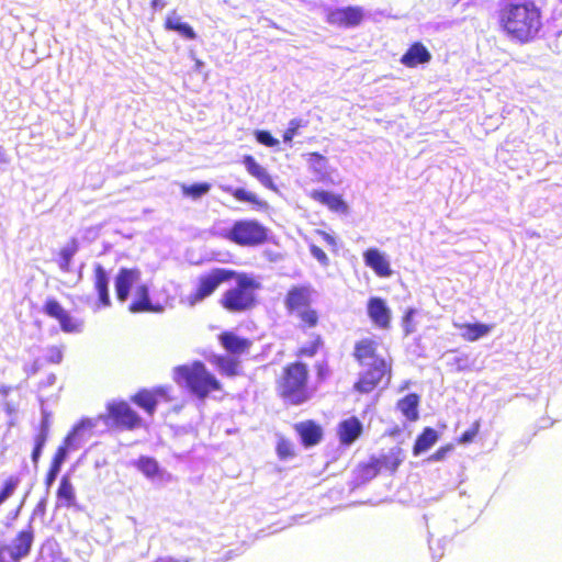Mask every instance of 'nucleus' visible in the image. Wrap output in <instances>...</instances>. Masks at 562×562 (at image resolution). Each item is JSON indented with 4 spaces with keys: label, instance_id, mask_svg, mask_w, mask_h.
<instances>
[{
    "label": "nucleus",
    "instance_id": "obj_1",
    "mask_svg": "<svg viewBox=\"0 0 562 562\" xmlns=\"http://www.w3.org/2000/svg\"><path fill=\"white\" fill-rule=\"evenodd\" d=\"M495 16L499 31L520 45L535 42L543 29V10L535 0H498Z\"/></svg>",
    "mask_w": 562,
    "mask_h": 562
},
{
    "label": "nucleus",
    "instance_id": "obj_2",
    "mask_svg": "<svg viewBox=\"0 0 562 562\" xmlns=\"http://www.w3.org/2000/svg\"><path fill=\"white\" fill-rule=\"evenodd\" d=\"M352 358L364 368L355 381L352 389L359 394H369L385 381L392 379L393 361L379 353V341L371 337L358 339L353 345Z\"/></svg>",
    "mask_w": 562,
    "mask_h": 562
},
{
    "label": "nucleus",
    "instance_id": "obj_3",
    "mask_svg": "<svg viewBox=\"0 0 562 562\" xmlns=\"http://www.w3.org/2000/svg\"><path fill=\"white\" fill-rule=\"evenodd\" d=\"M231 274V281L233 280L235 284L222 293L218 300L220 306L231 314H243L255 310L259 305L260 281L252 274L233 269Z\"/></svg>",
    "mask_w": 562,
    "mask_h": 562
},
{
    "label": "nucleus",
    "instance_id": "obj_4",
    "mask_svg": "<svg viewBox=\"0 0 562 562\" xmlns=\"http://www.w3.org/2000/svg\"><path fill=\"white\" fill-rule=\"evenodd\" d=\"M315 290L311 284H293L283 296V306L289 316L294 317L302 331L321 325L322 314L314 307Z\"/></svg>",
    "mask_w": 562,
    "mask_h": 562
},
{
    "label": "nucleus",
    "instance_id": "obj_5",
    "mask_svg": "<svg viewBox=\"0 0 562 562\" xmlns=\"http://www.w3.org/2000/svg\"><path fill=\"white\" fill-rule=\"evenodd\" d=\"M308 366L300 360L282 367L276 380L278 395L288 404L299 406L311 400Z\"/></svg>",
    "mask_w": 562,
    "mask_h": 562
},
{
    "label": "nucleus",
    "instance_id": "obj_6",
    "mask_svg": "<svg viewBox=\"0 0 562 562\" xmlns=\"http://www.w3.org/2000/svg\"><path fill=\"white\" fill-rule=\"evenodd\" d=\"M173 380L176 383L184 385L200 400H204L211 393L222 390L221 382L202 361H193L190 364L176 367Z\"/></svg>",
    "mask_w": 562,
    "mask_h": 562
},
{
    "label": "nucleus",
    "instance_id": "obj_7",
    "mask_svg": "<svg viewBox=\"0 0 562 562\" xmlns=\"http://www.w3.org/2000/svg\"><path fill=\"white\" fill-rule=\"evenodd\" d=\"M225 238L240 247H258L269 239V229L257 220L235 221L225 233Z\"/></svg>",
    "mask_w": 562,
    "mask_h": 562
},
{
    "label": "nucleus",
    "instance_id": "obj_8",
    "mask_svg": "<svg viewBox=\"0 0 562 562\" xmlns=\"http://www.w3.org/2000/svg\"><path fill=\"white\" fill-rule=\"evenodd\" d=\"M231 270L227 268H212L201 273L195 282L194 289L188 295L189 305L193 306L212 296L225 282L231 281Z\"/></svg>",
    "mask_w": 562,
    "mask_h": 562
},
{
    "label": "nucleus",
    "instance_id": "obj_9",
    "mask_svg": "<svg viewBox=\"0 0 562 562\" xmlns=\"http://www.w3.org/2000/svg\"><path fill=\"white\" fill-rule=\"evenodd\" d=\"M99 418L105 424L122 430H134L143 427L144 423L138 413L126 401H112L105 406V414Z\"/></svg>",
    "mask_w": 562,
    "mask_h": 562
},
{
    "label": "nucleus",
    "instance_id": "obj_10",
    "mask_svg": "<svg viewBox=\"0 0 562 562\" xmlns=\"http://www.w3.org/2000/svg\"><path fill=\"white\" fill-rule=\"evenodd\" d=\"M34 529L30 522L16 532L10 546L0 544V562H21L27 558L34 543Z\"/></svg>",
    "mask_w": 562,
    "mask_h": 562
},
{
    "label": "nucleus",
    "instance_id": "obj_11",
    "mask_svg": "<svg viewBox=\"0 0 562 562\" xmlns=\"http://www.w3.org/2000/svg\"><path fill=\"white\" fill-rule=\"evenodd\" d=\"M42 311L49 318L57 321L60 329L66 334L79 333L82 329V322L71 316L55 297L46 299Z\"/></svg>",
    "mask_w": 562,
    "mask_h": 562
},
{
    "label": "nucleus",
    "instance_id": "obj_12",
    "mask_svg": "<svg viewBox=\"0 0 562 562\" xmlns=\"http://www.w3.org/2000/svg\"><path fill=\"white\" fill-rule=\"evenodd\" d=\"M364 19V11L360 7H345L331 9L326 14V21L339 27H356L362 23Z\"/></svg>",
    "mask_w": 562,
    "mask_h": 562
},
{
    "label": "nucleus",
    "instance_id": "obj_13",
    "mask_svg": "<svg viewBox=\"0 0 562 562\" xmlns=\"http://www.w3.org/2000/svg\"><path fill=\"white\" fill-rule=\"evenodd\" d=\"M142 272L139 268L122 267L114 277V289L117 301L124 303L127 301L131 290L138 284Z\"/></svg>",
    "mask_w": 562,
    "mask_h": 562
},
{
    "label": "nucleus",
    "instance_id": "obj_14",
    "mask_svg": "<svg viewBox=\"0 0 562 562\" xmlns=\"http://www.w3.org/2000/svg\"><path fill=\"white\" fill-rule=\"evenodd\" d=\"M159 398L170 400L169 387L140 389L131 396V401L143 408L149 416L155 414Z\"/></svg>",
    "mask_w": 562,
    "mask_h": 562
},
{
    "label": "nucleus",
    "instance_id": "obj_15",
    "mask_svg": "<svg viewBox=\"0 0 562 562\" xmlns=\"http://www.w3.org/2000/svg\"><path fill=\"white\" fill-rule=\"evenodd\" d=\"M367 313L371 323L383 330L391 327L392 312L384 299L372 296L367 302Z\"/></svg>",
    "mask_w": 562,
    "mask_h": 562
},
{
    "label": "nucleus",
    "instance_id": "obj_16",
    "mask_svg": "<svg viewBox=\"0 0 562 562\" xmlns=\"http://www.w3.org/2000/svg\"><path fill=\"white\" fill-rule=\"evenodd\" d=\"M336 431L340 445L349 447L362 436L363 426L358 417L351 416L342 419Z\"/></svg>",
    "mask_w": 562,
    "mask_h": 562
},
{
    "label": "nucleus",
    "instance_id": "obj_17",
    "mask_svg": "<svg viewBox=\"0 0 562 562\" xmlns=\"http://www.w3.org/2000/svg\"><path fill=\"white\" fill-rule=\"evenodd\" d=\"M362 256L364 265L371 268L378 277L389 278L392 276L393 270L390 261L378 248H368Z\"/></svg>",
    "mask_w": 562,
    "mask_h": 562
},
{
    "label": "nucleus",
    "instance_id": "obj_18",
    "mask_svg": "<svg viewBox=\"0 0 562 562\" xmlns=\"http://www.w3.org/2000/svg\"><path fill=\"white\" fill-rule=\"evenodd\" d=\"M304 447H313L321 442L323 429L318 423L313 419L296 423L293 426Z\"/></svg>",
    "mask_w": 562,
    "mask_h": 562
},
{
    "label": "nucleus",
    "instance_id": "obj_19",
    "mask_svg": "<svg viewBox=\"0 0 562 562\" xmlns=\"http://www.w3.org/2000/svg\"><path fill=\"white\" fill-rule=\"evenodd\" d=\"M220 344L231 355L239 356L249 351L252 340L240 337L234 331H222L218 336Z\"/></svg>",
    "mask_w": 562,
    "mask_h": 562
},
{
    "label": "nucleus",
    "instance_id": "obj_20",
    "mask_svg": "<svg viewBox=\"0 0 562 562\" xmlns=\"http://www.w3.org/2000/svg\"><path fill=\"white\" fill-rule=\"evenodd\" d=\"M93 288L98 294V306L109 307L111 305L109 276L100 263H97L93 267Z\"/></svg>",
    "mask_w": 562,
    "mask_h": 562
},
{
    "label": "nucleus",
    "instance_id": "obj_21",
    "mask_svg": "<svg viewBox=\"0 0 562 562\" xmlns=\"http://www.w3.org/2000/svg\"><path fill=\"white\" fill-rule=\"evenodd\" d=\"M431 60V54L422 42H414L409 45L400 61L407 68H415L418 65L427 64Z\"/></svg>",
    "mask_w": 562,
    "mask_h": 562
},
{
    "label": "nucleus",
    "instance_id": "obj_22",
    "mask_svg": "<svg viewBox=\"0 0 562 562\" xmlns=\"http://www.w3.org/2000/svg\"><path fill=\"white\" fill-rule=\"evenodd\" d=\"M131 313L158 312L159 308L150 302L149 290L145 283L137 284L134 292V299L128 305Z\"/></svg>",
    "mask_w": 562,
    "mask_h": 562
},
{
    "label": "nucleus",
    "instance_id": "obj_23",
    "mask_svg": "<svg viewBox=\"0 0 562 562\" xmlns=\"http://www.w3.org/2000/svg\"><path fill=\"white\" fill-rule=\"evenodd\" d=\"M311 196L315 201L326 205L330 211L335 213L345 214L348 211V205L339 194H334L324 190H316L311 193Z\"/></svg>",
    "mask_w": 562,
    "mask_h": 562
},
{
    "label": "nucleus",
    "instance_id": "obj_24",
    "mask_svg": "<svg viewBox=\"0 0 562 562\" xmlns=\"http://www.w3.org/2000/svg\"><path fill=\"white\" fill-rule=\"evenodd\" d=\"M420 396L417 393H408L400 398L396 403V408L406 418V420L414 423L419 418Z\"/></svg>",
    "mask_w": 562,
    "mask_h": 562
},
{
    "label": "nucleus",
    "instance_id": "obj_25",
    "mask_svg": "<svg viewBox=\"0 0 562 562\" xmlns=\"http://www.w3.org/2000/svg\"><path fill=\"white\" fill-rule=\"evenodd\" d=\"M457 327L461 330V337L463 340L472 342L488 335L494 325L483 323H463L457 325Z\"/></svg>",
    "mask_w": 562,
    "mask_h": 562
},
{
    "label": "nucleus",
    "instance_id": "obj_26",
    "mask_svg": "<svg viewBox=\"0 0 562 562\" xmlns=\"http://www.w3.org/2000/svg\"><path fill=\"white\" fill-rule=\"evenodd\" d=\"M404 460L403 449L394 447L390 449L387 453L375 457V462L379 465L380 471H389L394 473Z\"/></svg>",
    "mask_w": 562,
    "mask_h": 562
},
{
    "label": "nucleus",
    "instance_id": "obj_27",
    "mask_svg": "<svg viewBox=\"0 0 562 562\" xmlns=\"http://www.w3.org/2000/svg\"><path fill=\"white\" fill-rule=\"evenodd\" d=\"M243 162L248 173L259 180L266 188L274 189L273 180L266 168L259 165L251 155H245Z\"/></svg>",
    "mask_w": 562,
    "mask_h": 562
},
{
    "label": "nucleus",
    "instance_id": "obj_28",
    "mask_svg": "<svg viewBox=\"0 0 562 562\" xmlns=\"http://www.w3.org/2000/svg\"><path fill=\"white\" fill-rule=\"evenodd\" d=\"M439 439V432L431 428L425 427L422 432L416 437L413 445V454L419 456L428 451Z\"/></svg>",
    "mask_w": 562,
    "mask_h": 562
},
{
    "label": "nucleus",
    "instance_id": "obj_29",
    "mask_svg": "<svg viewBox=\"0 0 562 562\" xmlns=\"http://www.w3.org/2000/svg\"><path fill=\"white\" fill-rule=\"evenodd\" d=\"M164 27L167 31L178 32L182 37L187 40H194L196 34L191 25L181 21V18L172 11L164 22Z\"/></svg>",
    "mask_w": 562,
    "mask_h": 562
},
{
    "label": "nucleus",
    "instance_id": "obj_30",
    "mask_svg": "<svg viewBox=\"0 0 562 562\" xmlns=\"http://www.w3.org/2000/svg\"><path fill=\"white\" fill-rule=\"evenodd\" d=\"M164 27L167 31L178 32L182 37L187 40H194L196 34L191 25L181 21V18L172 11L164 22Z\"/></svg>",
    "mask_w": 562,
    "mask_h": 562
},
{
    "label": "nucleus",
    "instance_id": "obj_31",
    "mask_svg": "<svg viewBox=\"0 0 562 562\" xmlns=\"http://www.w3.org/2000/svg\"><path fill=\"white\" fill-rule=\"evenodd\" d=\"M164 27L167 31L178 32L182 37L187 40H194L196 34L191 25L181 21V18L172 11L164 22Z\"/></svg>",
    "mask_w": 562,
    "mask_h": 562
},
{
    "label": "nucleus",
    "instance_id": "obj_32",
    "mask_svg": "<svg viewBox=\"0 0 562 562\" xmlns=\"http://www.w3.org/2000/svg\"><path fill=\"white\" fill-rule=\"evenodd\" d=\"M58 505L63 507H74L76 505L75 488L67 475L60 479L59 486L56 492Z\"/></svg>",
    "mask_w": 562,
    "mask_h": 562
},
{
    "label": "nucleus",
    "instance_id": "obj_33",
    "mask_svg": "<svg viewBox=\"0 0 562 562\" xmlns=\"http://www.w3.org/2000/svg\"><path fill=\"white\" fill-rule=\"evenodd\" d=\"M324 346L325 341L322 335L313 333L311 335V340L296 349L295 356L297 358H313L324 348Z\"/></svg>",
    "mask_w": 562,
    "mask_h": 562
},
{
    "label": "nucleus",
    "instance_id": "obj_34",
    "mask_svg": "<svg viewBox=\"0 0 562 562\" xmlns=\"http://www.w3.org/2000/svg\"><path fill=\"white\" fill-rule=\"evenodd\" d=\"M136 469L147 479H156L161 475V469L158 461L153 457L140 456L135 462Z\"/></svg>",
    "mask_w": 562,
    "mask_h": 562
},
{
    "label": "nucleus",
    "instance_id": "obj_35",
    "mask_svg": "<svg viewBox=\"0 0 562 562\" xmlns=\"http://www.w3.org/2000/svg\"><path fill=\"white\" fill-rule=\"evenodd\" d=\"M380 472L375 457H371L368 461L359 463L355 470L357 480L362 483L374 479Z\"/></svg>",
    "mask_w": 562,
    "mask_h": 562
},
{
    "label": "nucleus",
    "instance_id": "obj_36",
    "mask_svg": "<svg viewBox=\"0 0 562 562\" xmlns=\"http://www.w3.org/2000/svg\"><path fill=\"white\" fill-rule=\"evenodd\" d=\"M78 251V243L76 239H71L70 243L59 250L58 266L61 271L68 272L70 270V263L72 257Z\"/></svg>",
    "mask_w": 562,
    "mask_h": 562
},
{
    "label": "nucleus",
    "instance_id": "obj_37",
    "mask_svg": "<svg viewBox=\"0 0 562 562\" xmlns=\"http://www.w3.org/2000/svg\"><path fill=\"white\" fill-rule=\"evenodd\" d=\"M226 191L229 192L231 195L239 202H247L259 209L266 206V203L259 200L255 193L246 191L243 188L227 189Z\"/></svg>",
    "mask_w": 562,
    "mask_h": 562
},
{
    "label": "nucleus",
    "instance_id": "obj_38",
    "mask_svg": "<svg viewBox=\"0 0 562 562\" xmlns=\"http://www.w3.org/2000/svg\"><path fill=\"white\" fill-rule=\"evenodd\" d=\"M47 437H48V426L44 423L41 425L40 430L34 438V448H33L31 458L35 465L38 463V460L42 454V450L46 443Z\"/></svg>",
    "mask_w": 562,
    "mask_h": 562
},
{
    "label": "nucleus",
    "instance_id": "obj_39",
    "mask_svg": "<svg viewBox=\"0 0 562 562\" xmlns=\"http://www.w3.org/2000/svg\"><path fill=\"white\" fill-rule=\"evenodd\" d=\"M276 452L280 460L292 459L295 457V447L290 439L279 437L276 446Z\"/></svg>",
    "mask_w": 562,
    "mask_h": 562
},
{
    "label": "nucleus",
    "instance_id": "obj_40",
    "mask_svg": "<svg viewBox=\"0 0 562 562\" xmlns=\"http://www.w3.org/2000/svg\"><path fill=\"white\" fill-rule=\"evenodd\" d=\"M20 484L18 476L11 475L7 477L0 486V506L10 498Z\"/></svg>",
    "mask_w": 562,
    "mask_h": 562
},
{
    "label": "nucleus",
    "instance_id": "obj_41",
    "mask_svg": "<svg viewBox=\"0 0 562 562\" xmlns=\"http://www.w3.org/2000/svg\"><path fill=\"white\" fill-rule=\"evenodd\" d=\"M238 364L239 362L229 357H218L216 360V366L220 371L228 376H234L238 374Z\"/></svg>",
    "mask_w": 562,
    "mask_h": 562
},
{
    "label": "nucleus",
    "instance_id": "obj_42",
    "mask_svg": "<svg viewBox=\"0 0 562 562\" xmlns=\"http://www.w3.org/2000/svg\"><path fill=\"white\" fill-rule=\"evenodd\" d=\"M211 189V184L206 182L193 183L189 186H182V193L186 196L192 199H200L202 195L206 194Z\"/></svg>",
    "mask_w": 562,
    "mask_h": 562
},
{
    "label": "nucleus",
    "instance_id": "obj_43",
    "mask_svg": "<svg viewBox=\"0 0 562 562\" xmlns=\"http://www.w3.org/2000/svg\"><path fill=\"white\" fill-rule=\"evenodd\" d=\"M69 440H70V438H69V437H67V438L65 439V443H64V445H61V446H59V447L56 449V451H55V453H54V456H53V458H52L50 464H49L50 467H53V468H56V469L60 470V468H61L63 463L65 462V460H66V458H67V453H68V442H69Z\"/></svg>",
    "mask_w": 562,
    "mask_h": 562
},
{
    "label": "nucleus",
    "instance_id": "obj_44",
    "mask_svg": "<svg viewBox=\"0 0 562 562\" xmlns=\"http://www.w3.org/2000/svg\"><path fill=\"white\" fill-rule=\"evenodd\" d=\"M416 314V310L411 307L407 308L401 319V324L403 327L404 336L407 337L415 331L414 325V315Z\"/></svg>",
    "mask_w": 562,
    "mask_h": 562
},
{
    "label": "nucleus",
    "instance_id": "obj_45",
    "mask_svg": "<svg viewBox=\"0 0 562 562\" xmlns=\"http://www.w3.org/2000/svg\"><path fill=\"white\" fill-rule=\"evenodd\" d=\"M303 126H305V124L303 123L302 120H299V119L291 120L289 122L286 130L283 132V135H282L283 142L291 143L292 139L294 138V136L297 135L299 130Z\"/></svg>",
    "mask_w": 562,
    "mask_h": 562
},
{
    "label": "nucleus",
    "instance_id": "obj_46",
    "mask_svg": "<svg viewBox=\"0 0 562 562\" xmlns=\"http://www.w3.org/2000/svg\"><path fill=\"white\" fill-rule=\"evenodd\" d=\"M480 427V420H475L474 423H472L471 427L457 439L458 443L464 445L472 442L474 438L477 436Z\"/></svg>",
    "mask_w": 562,
    "mask_h": 562
},
{
    "label": "nucleus",
    "instance_id": "obj_47",
    "mask_svg": "<svg viewBox=\"0 0 562 562\" xmlns=\"http://www.w3.org/2000/svg\"><path fill=\"white\" fill-rule=\"evenodd\" d=\"M64 357L63 347L61 346H50L46 351V361L48 363L58 364L61 362Z\"/></svg>",
    "mask_w": 562,
    "mask_h": 562
},
{
    "label": "nucleus",
    "instance_id": "obj_48",
    "mask_svg": "<svg viewBox=\"0 0 562 562\" xmlns=\"http://www.w3.org/2000/svg\"><path fill=\"white\" fill-rule=\"evenodd\" d=\"M255 137L258 143L267 147H274L279 144V140L274 138L268 131H256Z\"/></svg>",
    "mask_w": 562,
    "mask_h": 562
},
{
    "label": "nucleus",
    "instance_id": "obj_49",
    "mask_svg": "<svg viewBox=\"0 0 562 562\" xmlns=\"http://www.w3.org/2000/svg\"><path fill=\"white\" fill-rule=\"evenodd\" d=\"M454 449L453 443H447L439 447L434 453L428 457L429 462H438L446 459V457Z\"/></svg>",
    "mask_w": 562,
    "mask_h": 562
},
{
    "label": "nucleus",
    "instance_id": "obj_50",
    "mask_svg": "<svg viewBox=\"0 0 562 562\" xmlns=\"http://www.w3.org/2000/svg\"><path fill=\"white\" fill-rule=\"evenodd\" d=\"M311 255L319 262L323 267L329 266V258L326 252L317 245L311 244L308 246Z\"/></svg>",
    "mask_w": 562,
    "mask_h": 562
},
{
    "label": "nucleus",
    "instance_id": "obj_51",
    "mask_svg": "<svg viewBox=\"0 0 562 562\" xmlns=\"http://www.w3.org/2000/svg\"><path fill=\"white\" fill-rule=\"evenodd\" d=\"M315 372L319 381H325L329 378L331 370L327 361H319L315 364Z\"/></svg>",
    "mask_w": 562,
    "mask_h": 562
},
{
    "label": "nucleus",
    "instance_id": "obj_52",
    "mask_svg": "<svg viewBox=\"0 0 562 562\" xmlns=\"http://www.w3.org/2000/svg\"><path fill=\"white\" fill-rule=\"evenodd\" d=\"M59 471L60 470L49 465V468L45 474V479H44V484H45L46 488H49L53 485Z\"/></svg>",
    "mask_w": 562,
    "mask_h": 562
},
{
    "label": "nucleus",
    "instance_id": "obj_53",
    "mask_svg": "<svg viewBox=\"0 0 562 562\" xmlns=\"http://www.w3.org/2000/svg\"><path fill=\"white\" fill-rule=\"evenodd\" d=\"M318 235L323 238V240L331 247V250L334 252H337L338 250V245H337V241H336V238L334 236H331L330 234H328L327 232L325 231H318Z\"/></svg>",
    "mask_w": 562,
    "mask_h": 562
},
{
    "label": "nucleus",
    "instance_id": "obj_54",
    "mask_svg": "<svg viewBox=\"0 0 562 562\" xmlns=\"http://www.w3.org/2000/svg\"><path fill=\"white\" fill-rule=\"evenodd\" d=\"M307 156H308V161L311 164H321V162L325 161V157L317 151L310 153Z\"/></svg>",
    "mask_w": 562,
    "mask_h": 562
},
{
    "label": "nucleus",
    "instance_id": "obj_55",
    "mask_svg": "<svg viewBox=\"0 0 562 562\" xmlns=\"http://www.w3.org/2000/svg\"><path fill=\"white\" fill-rule=\"evenodd\" d=\"M150 5L154 10L162 9L166 5L165 0H151Z\"/></svg>",
    "mask_w": 562,
    "mask_h": 562
},
{
    "label": "nucleus",
    "instance_id": "obj_56",
    "mask_svg": "<svg viewBox=\"0 0 562 562\" xmlns=\"http://www.w3.org/2000/svg\"><path fill=\"white\" fill-rule=\"evenodd\" d=\"M154 562H178V561L172 557H159Z\"/></svg>",
    "mask_w": 562,
    "mask_h": 562
},
{
    "label": "nucleus",
    "instance_id": "obj_57",
    "mask_svg": "<svg viewBox=\"0 0 562 562\" xmlns=\"http://www.w3.org/2000/svg\"><path fill=\"white\" fill-rule=\"evenodd\" d=\"M4 161H5L4 154H3L2 148L0 147V162H4Z\"/></svg>",
    "mask_w": 562,
    "mask_h": 562
}]
</instances>
